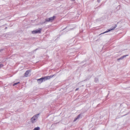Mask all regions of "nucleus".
Wrapping results in <instances>:
<instances>
[{
	"label": "nucleus",
	"instance_id": "nucleus-1",
	"mask_svg": "<svg viewBox=\"0 0 130 130\" xmlns=\"http://www.w3.org/2000/svg\"><path fill=\"white\" fill-rule=\"evenodd\" d=\"M39 115V114H37L34 116L31 119V121L33 123L35 122V120H37Z\"/></svg>",
	"mask_w": 130,
	"mask_h": 130
},
{
	"label": "nucleus",
	"instance_id": "nucleus-2",
	"mask_svg": "<svg viewBox=\"0 0 130 130\" xmlns=\"http://www.w3.org/2000/svg\"><path fill=\"white\" fill-rule=\"evenodd\" d=\"M41 29L39 28L38 29H36L32 31V33L34 34L40 33L41 31Z\"/></svg>",
	"mask_w": 130,
	"mask_h": 130
},
{
	"label": "nucleus",
	"instance_id": "nucleus-3",
	"mask_svg": "<svg viewBox=\"0 0 130 130\" xmlns=\"http://www.w3.org/2000/svg\"><path fill=\"white\" fill-rule=\"evenodd\" d=\"M46 80L45 77L41 78H40L37 79V82L39 84H40L44 81H45Z\"/></svg>",
	"mask_w": 130,
	"mask_h": 130
},
{
	"label": "nucleus",
	"instance_id": "nucleus-4",
	"mask_svg": "<svg viewBox=\"0 0 130 130\" xmlns=\"http://www.w3.org/2000/svg\"><path fill=\"white\" fill-rule=\"evenodd\" d=\"M55 18V17L53 16L49 18L45 19V21L46 22H52L54 19Z\"/></svg>",
	"mask_w": 130,
	"mask_h": 130
},
{
	"label": "nucleus",
	"instance_id": "nucleus-5",
	"mask_svg": "<svg viewBox=\"0 0 130 130\" xmlns=\"http://www.w3.org/2000/svg\"><path fill=\"white\" fill-rule=\"evenodd\" d=\"M117 26V25L116 24L113 27H112L111 28V29L109 30L108 31H106L103 33L102 34H104L106 32H107L109 31H110L111 30H114Z\"/></svg>",
	"mask_w": 130,
	"mask_h": 130
},
{
	"label": "nucleus",
	"instance_id": "nucleus-6",
	"mask_svg": "<svg viewBox=\"0 0 130 130\" xmlns=\"http://www.w3.org/2000/svg\"><path fill=\"white\" fill-rule=\"evenodd\" d=\"M54 75H51L50 76H48L45 77L46 79L47 80V79H50V78L54 76Z\"/></svg>",
	"mask_w": 130,
	"mask_h": 130
},
{
	"label": "nucleus",
	"instance_id": "nucleus-7",
	"mask_svg": "<svg viewBox=\"0 0 130 130\" xmlns=\"http://www.w3.org/2000/svg\"><path fill=\"white\" fill-rule=\"evenodd\" d=\"M30 72V71L27 70L25 73V77H27L28 76V74Z\"/></svg>",
	"mask_w": 130,
	"mask_h": 130
},
{
	"label": "nucleus",
	"instance_id": "nucleus-8",
	"mask_svg": "<svg viewBox=\"0 0 130 130\" xmlns=\"http://www.w3.org/2000/svg\"><path fill=\"white\" fill-rule=\"evenodd\" d=\"M81 115V114H79V115L78 116H77L76 117V118H75V119H74V121H76L80 117V116Z\"/></svg>",
	"mask_w": 130,
	"mask_h": 130
},
{
	"label": "nucleus",
	"instance_id": "nucleus-9",
	"mask_svg": "<svg viewBox=\"0 0 130 130\" xmlns=\"http://www.w3.org/2000/svg\"><path fill=\"white\" fill-rule=\"evenodd\" d=\"M94 81L96 83H97L99 82L98 79L97 78H95L94 79Z\"/></svg>",
	"mask_w": 130,
	"mask_h": 130
},
{
	"label": "nucleus",
	"instance_id": "nucleus-10",
	"mask_svg": "<svg viewBox=\"0 0 130 130\" xmlns=\"http://www.w3.org/2000/svg\"><path fill=\"white\" fill-rule=\"evenodd\" d=\"M40 128L39 127H35L33 130H39Z\"/></svg>",
	"mask_w": 130,
	"mask_h": 130
},
{
	"label": "nucleus",
	"instance_id": "nucleus-11",
	"mask_svg": "<svg viewBox=\"0 0 130 130\" xmlns=\"http://www.w3.org/2000/svg\"><path fill=\"white\" fill-rule=\"evenodd\" d=\"M123 58H124L122 56L119 59H118V60H121V59H123Z\"/></svg>",
	"mask_w": 130,
	"mask_h": 130
},
{
	"label": "nucleus",
	"instance_id": "nucleus-12",
	"mask_svg": "<svg viewBox=\"0 0 130 130\" xmlns=\"http://www.w3.org/2000/svg\"><path fill=\"white\" fill-rule=\"evenodd\" d=\"M20 83L19 82H17V83H15L13 85V86H15L16 85H17V84H18L19 83Z\"/></svg>",
	"mask_w": 130,
	"mask_h": 130
},
{
	"label": "nucleus",
	"instance_id": "nucleus-13",
	"mask_svg": "<svg viewBox=\"0 0 130 130\" xmlns=\"http://www.w3.org/2000/svg\"><path fill=\"white\" fill-rule=\"evenodd\" d=\"M128 56V55H124L122 56L123 57V58H125V57H126V56Z\"/></svg>",
	"mask_w": 130,
	"mask_h": 130
},
{
	"label": "nucleus",
	"instance_id": "nucleus-14",
	"mask_svg": "<svg viewBox=\"0 0 130 130\" xmlns=\"http://www.w3.org/2000/svg\"><path fill=\"white\" fill-rule=\"evenodd\" d=\"M3 50V49H0V53Z\"/></svg>",
	"mask_w": 130,
	"mask_h": 130
},
{
	"label": "nucleus",
	"instance_id": "nucleus-15",
	"mask_svg": "<svg viewBox=\"0 0 130 130\" xmlns=\"http://www.w3.org/2000/svg\"><path fill=\"white\" fill-rule=\"evenodd\" d=\"M3 66V65L2 64H0V68L1 67H2Z\"/></svg>",
	"mask_w": 130,
	"mask_h": 130
},
{
	"label": "nucleus",
	"instance_id": "nucleus-16",
	"mask_svg": "<svg viewBox=\"0 0 130 130\" xmlns=\"http://www.w3.org/2000/svg\"><path fill=\"white\" fill-rule=\"evenodd\" d=\"M79 88H77L75 90L76 91H77L78 90Z\"/></svg>",
	"mask_w": 130,
	"mask_h": 130
},
{
	"label": "nucleus",
	"instance_id": "nucleus-17",
	"mask_svg": "<svg viewBox=\"0 0 130 130\" xmlns=\"http://www.w3.org/2000/svg\"><path fill=\"white\" fill-rule=\"evenodd\" d=\"M97 1L99 3L100 2V0H97Z\"/></svg>",
	"mask_w": 130,
	"mask_h": 130
},
{
	"label": "nucleus",
	"instance_id": "nucleus-18",
	"mask_svg": "<svg viewBox=\"0 0 130 130\" xmlns=\"http://www.w3.org/2000/svg\"><path fill=\"white\" fill-rule=\"evenodd\" d=\"M75 0H71V1H74Z\"/></svg>",
	"mask_w": 130,
	"mask_h": 130
},
{
	"label": "nucleus",
	"instance_id": "nucleus-19",
	"mask_svg": "<svg viewBox=\"0 0 130 130\" xmlns=\"http://www.w3.org/2000/svg\"><path fill=\"white\" fill-rule=\"evenodd\" d=\"M7 27H6L5 28V29H7Z\"/></svg>",
	"mask_w": 130,
	"mask_h": 130
}]
</instances>
